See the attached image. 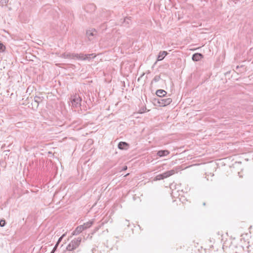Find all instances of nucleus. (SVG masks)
Instances as JSON below:
<instances>
[{
    "label": "nucleus",
    "instance_id": "obj_27",
    "mask_svg": "<svg viewBox=\"0 0 253 253\" xmlns=\"http://www.w3.org/2000/svg\"><path fill=\"white\" fill-rule=\"evenodd\" d=\"M203 206H205V205H206V203H205V202H204V203H203Z\"/></svg>",
    "mask_w": 253,
    "mask_h": 253
},
{
    "label": "nucleus",
    "instance_id": "obj_20",
    "mask_svg": "<svg viewBox=\"0 0 253 253\" xmlns=\"http://www.w3.org/2000/svg\"><path fill=\"white\" fill-rule=\"evenodd\" d=\"M6 224L5 220L1 219L0 220V226L3 227Z\"/></svg>",
    "mask_w": 253,
    "mask_h": 253
},
{
    "label": "nucleus",
    "instance_id": "obj_28",
    "mask_svg": "<svg viewBox=\"0 0 253 253\" xmlns=\"http://www.w3.org/2000/svg\"><path fill=\"white\" fill-rule=\"evenodd\" d=\"M55 252H53V251L52 250L50 253H54Z\"/></svg>",
    "mask_w": 253,
    "mask_h": 253
},
{
    "label": "nucleus",
    "instance_id": "obj_6",
    "mask_svg": "<svg viewBox=\"0 0 253 253\" xmlns=\"http://www.w3.org/2000/svg\"><path fill=\"white\" fill-rule=\"evenodd\" d=\"M61 57L64 58L74 59L75 58H76L78 59V54L64 53L62 54Z\"/></svg>",
    "mask_w": 253,
    "mask_h": 253
},
{
    "label": "nucleus",
    "instance_id": "obj_13",
    "mask_svg": "<svg viewBox=\"0 0 253 253\" xmlns=\"http://www.w3.org/2000/svg\"><path fill=\"white\" fill-rule=\"evenodd\" d=\"M167 93V92L163 89H158L156 91V95L160 97H162L166 96Z\"/></svg>",
    "mask_w": 253,
    "mask_h": 253
},
{
    "label": "nucleus",
    "instance_id": "obj_26",
    "mask_svg": "<svg viewBox=\"0 0 253 253\" xmlns=\"http://www.w3.org/2000/svg\"><path fill=\"white\" fill-rule=\"evenodd\" d=\"M89 6L92 7H93V8H94V7H95L94 5H93V4H90Z\"/></svg>",
    "mask_w": 253,
    "mask_h": 253
},
{
    "label": "nucleus",
    "instance_id": "obj_9",
    "mask_svg": "<svg viewBox=\"0 0 253 253\" xmlns=\"http://www.w3.org/2000/svg\"><path fill=\"white\" fill-rule=\"evenodd\" d=\"M204 57L203 55L201 53H196L193 54L192 59L194 61H199Z\"/></svg>",
    "mask_w": 253,
    "mask_h": 253
},
{
    "label": "nucleus",
    "instance_id": "obj_7",
    "mask_svg": "<svg viewBox=\"0 0 253 253\" xmlns=\"http://www.w3.org/2000/svg\"><path fill=\"white\" fill-rule=\"evenodd\" d=\"M129 144L126 142H120L118 145V148L121 150H126L129 148Z\"/></svg>",
    "mask_w": 253,
    "mask_h": 253
},
{
    "label": "nucleus",
    "instance_id": "obj_23",
    "mask_svg": "<svg viewBox=\"0 0 253 253\" xmlns=\"http://www.w3.org/2000/svg\"><path fill=\"white\" fill-rule=\"evenodd\" d=\"M58 246V243H56V244L55 245L54 247L52 249V251H53V252H55V251L56 250V249H57Z\"/></svg>",
    "mask_w": 253,
    "mask_h": 253
},
{
    "label": "nucleus",
    "instance_id": "obj_22",
    "mask_svg": "<svg viewBox=\"0 0 253 253\" xmlns=\"http://www.w3.org/2000/svg\"><path fill=\"white\" fill-rule=\"evenodd\" d=\"M65 236V235H63L61 237H60L58 240V241L57 242V243H58V244L60 243V242L61 241V240H62L63 237Z\"/></svg>",
    "mask_w": 253,
    "mask_h": 253
},
{
    "label": "nucleus",
    "instance_id": "obj_12",
    "mask_svg": "<svg viewBox=\"0 0 253 253\" xmlns=\"http://www.w3.org/2000/svg\"><path fill=\"white\" fill-rule=\"evenodd\" d=\"M84 230V228L82 225L78 226L76 229L73 231V235H78L81 233Z\"/></svg>",
    "mask_w": 253,
    "mask_h": 253
},
{
    "label": "nucleus",
    "instance_id": "obj_11",
    "mask_svg": "<svg viewBox=\"0 0 253 253\" xmlns=\"http://www.w3.org/2000/svg\"><path fill=\"white\" fill-rule=\"evenodd\" d=\"M168 54V52L166 51H161L157 57L158 61H161L163 60L165 57Z\"/></svg>",
    "mask_w": 253,
    "mask_h": 253
},
{
    "label": "nucleus",
    "instance_id": "obj_4",
    "mask_svg": "<svg viewBox=\"0 0 253 253\" xmlns=\"http://www.w3.org/2000/svg\"><path fill=\"white\" fill-rule=\"evenodd\" d=\"M96 57V55L94 53L84 54L83 53L78 54V59L85 60H89L91 58H94Z\"/></svg>",
    "mask_w": 253,
    "mask_h": 253
},
{
    "label": "nucleus",
    "instance_id": "obj_24",
    "mask_svg": "<svg viewBox=\"0 0 253 253\" xmlns=\"http://www.w3.org/2000/svg\"><path fill=\"white\" fill-rule=\"evenodd\" d=\"M127 169V167L126 166H124L122 169V170H125Z\"/></svg>",
    "mask_w": 253,
    "mask_h": 253
},
{
    "label": "nucleus",
    "instance_id": "obj_30",
    "mask_svg": "<svg viewBox=\"0 0 253 253\" xmlns=\"http://www.w3.org/2000/svg\"><path fill=\"white\" fill-rule=\"evenodd\" d=\"M240 249H241L243 251V248L242 247H241Z\"/></svg>",
    "mask_w": 253,
    "mask_h": 253
},
{
    "label": "nucleus",
    "instance_id": "obj_16",
    "mask_svg": "<svg viewBox=\"0 0 253 253\" xmlns=\"http://www.w3.org/2000/svg\"><path fill=\"white\" fill-rule=\"evenodd\" d=\"M43 97H40L36 96L34 97V101L37 103V106H38L39 103L42 101Z\"/></svg>",
    "mask_w": 253,
    "mask_h": 253
},
{
    "label": "nucleus",
    "instance_id": "obj_1",
    "mask_svg": "<svg viewBox=\"0 0 253 253\" xmlns=\"http://www.w3.org/2000/svg\"><path fill=\"white\" fill-rule=\"evenodd\" d=\"M81 241L82 238L80 237L72 240L67 246L66 248L67 250L68 251H73L75 249H77L80 246Z\"/></svg>",
    "mask_w": 253,
    "mask_h": 253
},
{
    "label": "nucleus",
    "instance_id": "obj_14",
    "mask_svg": "<svg viewBox=\"0 0 253 253\" xmlns=\"http://www.w3.org/2000/svg\"><path fill=\"white\" fill-rule=\"evenodd\" d=\"M94 223V220H90L84 224L81 225L84 228V230L90 227Z\"/></svg>",
    "mask_w": 253,
    "mask_h": 253
},
{
    "label": "nucleus",
    "instance_id": "obj_21",
    "mask_svg": "<svg viewBox=\"0 0 253 253\" xmlns=\"http://www.w3.org/2000/svg\"><path fill=\"white\" fill-rule=\"evenodd\" d=\"M103 224H104V222H102L101 225H99V226L95 227V229H94L95 232L98 231L99 230V229L101 227V226Z\"/></svg>",
    "mask_w": 253,
    "mask_h": 253
},
{
    "label": "nucleus",
    "instance_id": "obj_3",
    "mask_svg": "<svg viewBox=\"0 0 253 253\" xmlns=\"http://www.w3.org/2000/svg\"><path fill=\"white\" fill-rule=\"evenodd\" d=\"M172 102V99L170 98L163 99L161 98L157 100V103L160 106H166L170 104Z\"/></svg>",
    "mask_w": 253,
    "mask_h": 253
},
{
    "label": "nucleus",
    "instance_id": "obj_29",
    "mask_svg": "<svg viewBox=\"0 0 253 253\" xmlns=\"http://www.w3.org/2000/svg\"><path fill=\"white\" fill-rule=\"evenodd\" d=\"M235 253H242V252H235Z\"/></svg>",
    "mask_w": 253,
    "mask_h": 253
},
{
    "label": "nucleus",
    "instance_id": "obj_2",
    "mask_svg": "<svg viewBox=\"0 0 253 253\" xmlns=\"http://www.w3.org/2000/svg\"><path fill=\"white\" fill-rule=\"evenodd\" d=\"M81 97L79 95L77 94L73 96L71 100L72 105L75 108L79 107L81 106Z\"/></svg>",
    "mask_w": 253,
    "mask_h": 253
},
{
    "label": "nucleus",
    "instance_id": "obj_15",
    "mask_svg": "<svg viewBox=\"0 0 253 253\" xmlns=\"http://www.w3.org/2000/svg\"><path fill=\"white\" fill-rule=\"evenodd\" d=\"M131 22L130 17H126L124 19L123 25L125 27H128Z\"/></svg>",
    "mask_w": 253,
    "mask_h": 253
},
{
    "label": "nucleus",
    "instance_id": "obj_19",
    "mask_svg": "<svg viewBox=\"0 0 253 253\" xmlns=\"http://www.w3.org/2000/svg\"><path fill=\"white\" fill-rule=\"evenodd\" d=\"M5 49V46L0 42V52H3Z\"/></svg>",
    "mask_w": 253,
    "mask_h": 253
},
{
    "label": "nucleus",
    "instance_id": "obj_5",
    "mask_svg": "<svg viewBox=\"0 0 253 253\" xmlns=\"http://www.w3.org/2000/svg\"><path fill=\"white\" fill-rule=\"evenodd\" d=\"M86 36L88 37L89 41L93 40L94 37L97 35V31L95 29L89 30L86 31Z\"/></svg>",
    "mask_w": 253,
    "mask_h": 253
},
{
    "label": "nucleus",
    "instance_id": "obj_10",
    "mask_svg": "<svg viewBox=\"0 0 253 253\" xmlns=\"http://www.w3.org/2000/svg\"><path fill=\"white\" fill-rule=\"evenodd\" d=\"M169 153H170L169 151L167 150H160V151H158L157 155V156H158L160 157H162L167 156L168 155H169Z\"/></svg>",
    "mask_w": 253,
    "mask_h": 253
},
{
    "label": "nucleus",
    "instance_id": "obj_17",
    "mask_svg": "<svg viewBox=\"0 0 253 253\" xmlns=\"http://www.w3.org/2000/svg\"><path fill=\"white\" fill-rule=\"evenodd\" d=\"M161 79V77L160 75H157L154 77L153 80L152 81L151 84L153 83V82H157L160 81Z\"/></svg>",
    "mask_w": 253,
    "mask_h": 253
},
{
    "label": "nucleus",
    "instance_id": "obj_18",
    "mask_svg": "<svg viewBox=\"0 0 253 253\" xmlns=\"http://www.w3.org/2000/svg\"><path fill=\"white\" fill-rule=\"evenodd\" d=\"M163 179L162 174L157 175L154 179L155 181L160 180Z\"/></svg>",
    "mask_w": 253,
    "mask_h": 253
},
{
    "label": "nucleus",
    "instance_id": "obj_8",
    "mask_svg": "<svg viewBox=\"0 0 253 253\" xmlns=\"http://www.w3.org/2000/svg\"><path fill=\"white\" fill-rule=\"evenodd\" d=\"M175 172V170L174 169H171L170 170L167 171L163 173H162L163 179L164 178H166L167 177H169L170 176L174 174Z\"/></svg>",
    "mask_w": 253,
    "mask_h": 253
},
{
    "label": "nucleus",
    "instance_id": "obj_25",
    "mask_svg": "<svg viewBox=\"0 0 253 253\" xmlns=\"http://www.w3.org/2000/svg\"><path fill=\"white\" fill-rule=\"evenodd\" d=\"M71 251H68L67 250V251L65 252L64 253H71Z\"/></svg>",
    "mask_w": 253,
    "mask_h": 253
}]
</instances>
